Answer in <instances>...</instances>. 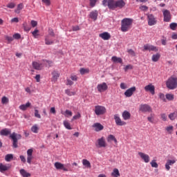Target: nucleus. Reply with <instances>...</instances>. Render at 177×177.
<instances>
[{"label":"nucleus","instance_id":"48","mask_svg":"<svg viewBox=\"0 0 177 177\" xmlns=\"http://www.w3.org/2000/svg\"><path fill=\"white\" fill-rule=\"evenodd\" d=\"M169 27H170L171 30H173L174 31L175 30H176L177 24L171 23V24H170Z\"/></svg>","mask_w":177,"mask_h":177},{"label":"nucleus","instance_id":"22","mask_svg":"<svg viewBox=\"0 0 177 177\" xmlns=\"http://www.w3.org/2000/svg\"><path fill=\"white\" fill-rule=\"evenodd\" d=\"M175 162H176V160H175V159L167 160L166 162V164H165V169L167 171H169V169H171L170 165H174V164H175Z\"/></svg>","mask_w":177,"mask_h":177},{"label":"nucleus","instance_id":"47","mask_svg":"<svg viewBox=\"0 0 177 177\" xmlns=\"http://www.w3.org/2000/svg\"><path fill=\"white\" fill-rule=\"evenodd\" d=\"M38 32H39L38 29H35L33 32H32V35L34 37V38H38V35H39Z\"/></svg>","mask_w":177,"mask_h":177},{"label":"nucleus","instance_id":"50","mask_svg":"<svg viewBox=\"0 0 177 177\" xmlns=\"http://www.w3.org/2000/svg\"><path fill=\"white\" fill-rule=\"evenodd\" d=\"M66 85H70L71 86V85H74V82L71 79L67 78Z\"/></svg>","mask_w":177,"mask_h":177},{"label":"nucleus","instance_id":"31","mask_svg":"<svg viewBox=\"0 0 177 177\" xmlns=\"http://www.w3.org/2000/svg\"><path fill=\"white\" fill-rule=\"evenodd\" d=\"M55 41L52 40L49 36H46L45 37V44L46 45H53Z\"/></svg>","mask_w":177,"mask_h":177},{"label":"nucleus","instance_id":"17","mask_svg":"<svg viewBox=\"0 0 177 177\" xmlns=\"http://www.w3.org/2000/svg\"><path fill=\"white\" fill-rule=\"evenodd\" d=\"M52 78L51 81L52 82H57V80H59V77H60V73L57 71H53L51 73Z\"/></svg>","mask_w":177,"mask_h":177},{"label":"nucleus","instance_id":"21","mask_svg":"<svg viewBox=\"0 0 177 177\" xmlns=\"http://www.w3.org/2000/svg\"><path fill=\"white\" fill-rule=\"evenodd\" d=\"M93 128H94V130L95 131V132H100V131H103V129H104V127H103L102 124L97 122L93 124Z\"/></svg>","mask_w":177,"mask_h":177},{"label":"nucleus","instance_id":"58","mask_svg":"<svg viewBox=\"0 0 177 177\" xmlns=\"http://www.w3.org/2000/svg\"><path fill=\"white\" fill-rule=\"evenodd\" d=\"M132 68H133V66L131 64H129L124 67V71H127V70H132Z\"/></svg>","mask_w":177,"mask_h":177},{"label":"nucleus","instance_id":"8","mask_svg":"<svg viewBox=\"0 0 177 177\" xmlns=\"http://www.w3.org/2000/svg\"><path fill=\"white\" fill-rule=\"evenodd\" d=\"M95 146H97V147H107V142H106V138L104 137H101L100 138H98Z\"/></svg>","mask_w":177,"mask_h":177},{"label":"nucleus","instance_id":"63","mask_svg":"<svg viewBox=\"0 0 177 177\" xmlns=\"http://www.w3.org/2000/svg\"><path fill=\"white\" fill-rule=\"evenodd\" d=\"M73 31H80L81 29L80 28V26H75L72 27Z\"/></svg>","mask_w":177,"mask_h":177},{"label":"nucleus","instance_id":"13","mask_svg":"<svg viewBox=\"0 0 177 177\" xmlns=\"http://www.w3.org/2000/svg\"><path fill=\"white\" fill-rule=\"evenodd\" d=\"M144 50H149V52H157L158 47L147 44L144 46Z\"/></svg>","mask_w":177,"mask_h":177},{"label":"nucleus","instance_id":"53","mask_svg":"<svg viewBox=\"0 0 177 177\" xmlns=\"http://www.w3.org/2000/svg\"><path fill=\"white\" fill-rule=\"evenodd\" d=\"M35 117H36V118H41V115L39 114V111H38V109L35 110Z\"/></svg>","mask_w":177,"mask_h":177},{"label":"nucleus","instance_id":"29","mask_svg":"<svg viewBox=\"0 0 177 177\" xmlns=\"http://www.w3.org/2000/svg\"><path fill=\"white\" fill-rule=\"evenodd\" d=\"M30 106H31V103L28 102L26 104H21L19 106V109L22 110V111H26V110H27L28 107H30Z\"/></svg>","mask_w":177,"mask_h":177},{"label":"nucleus","instance_id":"18","mask_svg":"<svg viewBox=\"0 0 177 177\" xmlns=\"http://www.w3.org/2000/svg\"><path fill=\"white\" fill-rule=\"evenodd\" d=\"M34 150L32 149H29L27 150V162L28 164H31V161L32 160V153Z\"/></svg>","mask_w":177,"mask_h":177},{"label":"nucleus","instance_id":"32","mask_svg":"<svg viewBox=\"0 0 177 177\" xmlns=\"http://www.w3.org/2000/svg\"><path fill=\"white\" fill-rule=\"evenodd\" d=\"M20 174L21 175V176L23 177H30L31 176V174L28 172H27V171H26L24 169H21L19 171Z\"/></svg>","mask_w":177,"mask_h":177},{"label":"nucleus","instance_id":"1","mask_svg":"<svg viewBox=\"0 0 177 177\" xmlns=\"http://www.w3.org/2000/svg\"><path fill=\"white\" fill-rule=\"evenodd\" d=\"M133 24V19L132 18H124L121 21V31L122 32H127L132 28Z\"/></svg>","mask_w":177,"mask_h":177},{"label":"nucleus","instance_id":"55","mask_svg":"<svg viewBox=\"0 0 177 177\" xmlns=\"http://www.w3.org/2000/svg\"><path fill=\"white\" fill-rule=\"evenodd\" d=\"M16 6V4L15 3H9L7 5V8H9V9H13Z\"/></svg>","mask_w":177,"mask_h":177},{"label":"nucleus","instance_id":"42","mask_svg":"<svg viewBox=\"0 0 177 177\" xmlns=\"http://www.w3.org/2000/svg\"><path fill=\"white\" fill-rule=\"evenodd\" d=\"M88 73H89L88 68H80V74L82 75H84V74H88Z\"/></svg>","mask_w":177,"mask_h":177},{"label":"nucleus","instance_id":"16","mask_svg":"<svg viewBox=\"0 0 177 177\" xmlns=\"http://www.w3.org/2000/svg\"><path fill=\"white\" fill-rule=\"evenodd\" d=\"M148 17V24L149 26H154L157 24V19L154 17V15L149 14L147 16Z\"/></svg>","mask_w":177,"mask_h":177},{"label":"nucleus","instance_id":"15","mask_svg":"<svg viewBox=\"0 0 177 177\" xmlns=\"http://www.w3.org/2000/svg\"><path fill=\"white\" fill-rule=\"evenodd\" d=\"M144 89L146 92H150L151 95H154L156 93V87L154 86V85H152L151 84L145 86Z\"/></svg>","mask_w":177,"mask_h":177},{"label":"nucleus","instance_id":"44","mask_svg":"<svg viewBox=\"0 0 177 177\" xmlns=\"http://www.w3.org/2000/svg\"><path fill=\"white\" fill-rule=\"evenodd\" d=\"M81 118V113L77 112L72 118V121H75V120H80Z\"/></svg>","mask_w":177,"mask_h":177},{"label":"nucleus","instance_id":"51","mask_svg":"<svg viewBox=\"0 0 177 177\" xmlns=\"http://www.w3.org/2000/svg\"><path fill=\"white\" fill-rule=\"evenodd\" d=\"M159 97L162 100L163 102H167V99L165 98V95L162 93H159Z\"/></svg>","mask_w":177,"mask_h":177},{"label":"nucleus","instance_id":"6","mask_svg":"<svg viewBox=\"0 0 177 177\" xmlns=\"http://www.w3.org/2000/svg\"><path fill=\"white\" fill-rule=\"evenodd\" d=\"M95 113L96 115H103L106 113V107L100 105H97L95 106Z\"/></svg>","mask_w":177,"mask_h":177},{"label":"nucleus","instance_id":"25","mask_svg":"<svg viewBox=\"0 0 177 177\" xmlns=\"http://www.w3.org/2000/svg\"><path fill=\"white\" fill-rule=\"evenodd\" d=\"M12 133V131L10 129H3L0 131V135L1 136H8Z\"/></svg>","mask_w":177,"mask_h":177},{"label":"nucleus","instance_id":"54","mask_svg":"<svg viewBox=\"0 0 177 177\" xmlns=\"http://www.w3.org/2000/svg\"><path fill=\"white\" fill-rule=\"evenodd\" d=\"M41 1L46 5V6H50V0H41Z\"/></svg>","mask_w":177,"mask_h":177},{"label":"nucleus","instance_id":"26","mask_svg":"<svg viewBox=\"0 0 177 177\" xmlns=\"http://www.w3.org/2000/svg\"><path fill=\"white\" fill-rule=\"evenodd\" d=\"M106 140L108 143H111V142H114V143H118L117 138L113 134H110L107 136Z\"/></svg>","mask_w":177,"mask_h":177},{"label":"nucleus","instance_id":"7","mask_svg":"<svg viewBox=\"0 0 177 177\" xmlns=\"http://www.w3.org/2000/svg\"><path fill=\"white\" fill-rule=\"evenodd\" d=\"M108 89L109 86L106 82H102L97 85V92H99L100 93H103V92H106V91H107Z\"/></svg>","mask_w":177,"mask_h":177},{"label":"nucleus","instance_id":"19","mask_svg":"<svg viewBox=\"0 0 177 177\" xmlns=\"http://www.w3.org/2000/svg\"><path fill=\"white\" fill-rule=\"evenodd\" d=\"M100 38L104 39V41H109L110 38H111V35L108 32H104L99 35Z\"/></svg>","mask_w":177,"mask_h":177},{"label":"nucleus","instance_id":"61","mask_svg":"<svg viewBox=\"0 0 177 177\" xmlns=\"http://www.w3.org/2000/svg\"><path fill=\"white\" fill-rule=\"evenodd\" d=\"M30 23L32 27H37V26L38 25V22H37V21L35 20H32Z\"/></svg>","mask_w":177,"mask_h":177},{"label":"nucleus","instance_id":"11","mask_svg":"<svg viewBox=\"0 0 177 177\" xmlns=\"http://www.w3.org/2000/svg\"><path fill=\"white\" fill-rule=\"evenodd\" d=\"M114 120L116 125L119 127H124V125H127V122L121 120V118H120L117 114L114 115Z\"/></svg>","mask_w":177,"mask_h":177},{"label":"nucleus","instance_id":"56","mask_svg":"<svg viewBox=\"0 0 177 177\" xmlns=\"http://www.w3.org/2000/svg\"><path fill=\"white\" fill-rule=\"evenodd\" d=\"M120 88L122 89H127L128 88V85H127V84L124 83V82H122L120 84Z\"/></svg>","mask_w":177,"mask_h":177},{"label":"nucleus","instance_id":"4","mask_svg":"<svg viewBox=\"0 0 177 177\" xmlns=\"http://www.w3.org/2000/svg\"><path fill=\"white\" fill-rule=\"evenodd\" d=\"M102 5H104V6H108V8L112 9V10L115 9V1L114 0H103Z\"/></svg>","mask_w":177,"mask_h":177},{"label":"nucleus","instance_id":"62","mask_svg":"<svg viewBox=\"0 0 177 177\" xmlns=\"http://www.w3.org/2000/svg\"><path fill=\"white\" fill-rule=\"evenodd\" d=\"M147 120H148V121H149V122H151V123H153V122H154V118L153 117L152 115H151V116H149V117L147 118Z\"/></svg>","mask_w":177,"mask_h":177},{"label":"nucleus","instance_id":"52","mask_svg":"<svg viewBox=\"0 0 177 177\" xmlns=\"http://www.w3.org/2000/svg\"><path fill=\"white\" fill-rule=\"evenodd\" d=\"M9 102V100L8 99V97H3L1 99V103L3 104H6V103H8Z\"/></svg>","mask_w":177,"mask_h":177},{"label":"nucleus","instance_id":"34","mask_svg":"<svg viewBox=\"0 0 177 177\" xmlns=\"http://www.w3.org/2000/svg\"><path fill=\"white\" fill-rule=\"evenodd\" d=\"M82 165L86 167V168H91L92 166L91 165V162L86 159H83L82 160Z\"/></svg>","mask_w":177,"mask_h":177},{"label":"nucleus","instance_id":"24","mask_svg":"<svg viewBox=\"0 0 177 177\" xmlns=\"http://www.w3.org/2000/svg\"><path fill=\"white\" fill-rule=\"evenodd\" d=\"M122 117L124 121L131 120V113H129L128 111H124L122 113Z\"/></svg>","mask_w":177,"mask_h":177},{"label":"nucleus","instance_id":"2","mask_svg":"<svg viewBox=\"0 0 177 177\" xmlns=\"http://www.w3.org/2000/svg\"><path fill=\"white\" fill-rule=\"evenodd\" d=\"M166 86L168 89L174 91L177 88V77L175 76H171L167 79L165 82Z\"/></svg>","mask_w":177,"mask_h":177},{"label":"nucleus","instance_id":"20","mask_svg":"<svg viewBox=\"0 0 177 177\" xmlns=\"http://www.w3.org/2000/svg\"><path fill=\"white\" fill-rule=\"evenodd\" d=\"M32 66L33 67V68H35V70H42V68H44V64H42V63H39L38 62H33L32 63Z\"/></svg>","mask_w":177,"mask_h":177},{"label":"nucleus","instance_id":"30","mask_svg":"<svg viewBox=\"0 0 177 177\" xmlns=\"http://www.w3.org/2000/svg\"><path fill=\"white\" fill-rule=\"evenodd\" d=\"M111 60L112 62H113V63H120L121 64H122V59L121 57L113 56L111 57Z\"/></svg>","mask_w":177,"mask_h":177},{"label":"nucleus","instance_id":"60","mask_svg":"<svg viewBox=\"0 0 177 177\" xmlns=\"http://www.w3.org/2000/svg\"><path fill=\"white\" fill-rule=\"evenodd\" d=\"M13 38H15V39H20V38H21V35L19 33H15L13 35Z\"/></svg>","mask_w":177,"mask_h":177},{"label":"nucleus","instance_id":"43","mask_svg":"<svg viewBox=\"0 0 177 177\" xmlns=\"http://www.w3.org/2000/svg\"><path fill=\"white\" fill-rule=\"evenodd\" d=\"M65 93L68 95V96H75V92L71 91L70 89L65 90Z\"/></svg>","mask_w":177,"mask_h":177},{"label":"nucleus","instance_id":"14","mask_svg":"<svg viewBox=\"0 0 177 177\" xmlns=\"http://www.w3.org/2000/svg\"><path fill=\"white\" fill-rule=\"evenodd\" d=\"M135 92H136V87H131L124 92V96H126V97H131V96H132Z\"/></svg>","mask_w":177,"mask_h":177},{"label":"nucleus","instance_id":"27","mask_svg":"<svg viewBox=\"0 0 177 177\" xmlns=\"http://www.w3.org/2000/svg\"><path fill=\"white\" fill-rule=\"evenodd\" d=\"M10 168V166L0 163V172H1L2 174H3V172L6 171H8Z\"/></svg>","mask_w":177,"mask_h":177},{"label":"nucleus","instance_id":"41","mask_svg":"<svg viewBox=\"0 0 177 177\" xmlns=\"http://www.w3.org/2000/svg\"><path fill=\"white\" fill-rule=\"evenodd\" d=\"M169 120H171V121H174V120H176L177 118L176 112L171 113L169 115Z\"/></svg>","mask_w":177,"mask_h":177},{"label":"nucleus","instance_id":"39","mask_svg":"<svg viewBox=\"0 0 177 177\" xmlns=\"http://www.w3.org/2000/svg\"><path fill=\"white\" fill-rule=\"evenodd\" d=\"M64 126L66 129H69L71 130L73 129V128H71V124H70V122H68V121L67 120H64L63 122Z\"/></svg>","mask_w":177,"mask_h":177},{"label":"nucleus","instance_id":"10","mask_svg":"<svg viewBox=\"0 0 177 177\" xmlns=\"http://www.w3.org/2000/svg\"><path fill=\"white\" fill-rule=\"evenodd\" d=\"M138 156L146 164L150 162V156H149V154L145 153L143 152H138Z\"/></svg>","mask_w":177,"mask_h":177},{"label":"nucleus","instance_id":"59","mask_svg":"<svg viewBox=\"0 0 177 177\" xmlns=\"http://www.w3.org/2000/svg\"><path fill=\"white\" fill-rule=\"evenodd\" d=\"M71 80L72 81H78V76L75 75H71Z\"/></svg>","mask_w":177,"mask_h":177},{"label":"nucleus","instance_id":"37","mask_svg":"<svg viewBox=\"0 0 177 177\" xmlns=\"http://www.w3.org/2000/svg\"><path fill=\"white\" fill-rule=\"evenodd\" d=\"M111 176L113 177L120 176V171L118 170V169H113V172L111 173Z\"/></svg>","mask_w":177,"mask_h":177},{"label":"nucleus","instance_id":"33","mask_svg":"<svg viewBox=\"0 0 177 177\" xmlns=\"http://www.w3.org/2000/svg\"><path fill=\"white\" fill-rule=\"evenodd\" d=\"M160 57H161V55H160V53H156L152 55L151 60L152 62H157L160 60Z\"/></svg>","mask_w":177,"mask_h":177},{"label":"nucleus","instance_id":"64","mask_svg":"<svg viewBox=\"0 0 177 177\" xmlns=\"http://www.w3.org/2000/svg\"><path fill=\"white\" fill-rule=\"evenodd\" d=\"M6 39L7 41H8V42H12V41H13V37H9V36H6Z\"/></svg>","mask_w":177,"mask_h":177},{"label":"nucleus","instance_id":"36","mask_svg":"<svg viewBox=\"0 0 177 177\" xmlns=\"http://www.w3.org/2000/svg\"><path fill=\"white\" fill-rule=\"evenodd\" d=\"M61 114H63L65 117H72L73 116V112L70 110H66L65 112L62 111Z\"/></svg>","mask_w":177,"mask_h":177},{"label":"nucleus","instance_id":"12","mask_svg":"<svg viewBox=\"0 0 177 177\" xmlns=\"http://www.w3.org/2000/svg\"><path fill=\"white\" fill-rule=\"evenodd\" d=\"M140 111L142 113H151V106L147 104H141L140 106Z\"/></svg>","mask_w":177,"mask_h":177},{"label":"nucleus","instance_id":"5","mask_svg":"<svg viewBox=\"0 0 177 177\" xmlns=\"http://www.w3.org/2000/svg\"><path fill=\"white\" fill-rule=\"evenodd\" d=\"M68 165H70V164L64 165L60 162H56L54 164V166L56 168V169H62V171H64L65 172H68V171H71V169H68L66 167Z\"/></svg>","mask_w":177,"mask_h":177},{"label":"nucleus","instance_id":"45","mask_svg":"<svg viewBox=\"0 0 177 177\" xmlns=\"http://www.w3.org/2000/svg\"><path fill=\"white\" fill-rule=\"evenodd\" d=\"M166 99H167V100H174V94H171V93H167L166 94Z\"/></svg>","mask_w":177,"mask_h":177},{"label":"nucleus","instance_id":"40","mask_svg":"<svg viewBox=\"0 0 177 177\" xmlns=\"http://www.w3.org/2000/svg\"><path fill=\"white\" fill-rule=\"evenodd\" d=\"M12 160H13V154L9 153L5 156V160L7 161V162H10Z\"/></svg>","mask_w":177,"mask_h":177},{"label":"nucleus","instance_id":"35","mask_svg":"<svg viewBox=\"0 0 177 177\" xmlns=\"http://www.w3.org/2000/svg\"><path fill=\"white\" fill-rule=\"evenodd\" d=\"M165 129L167 133L171 135V134H172V132H174V126L169 125V126L166 127Z\"/></svg>","mask_w":177,"mask_h":177},{"label":"nucleus","instance_id":"28","mask_svg":"<svg viewBox=\"0 0 177 177\" xmlns=\"http://www.w3.org/2000/svg\"><path fill=\"white\" fill-rule=\"evenodd\" d=\"M97 10H94L90 12L89 17L95 21V20H97Z\"/></svg>","mask_w":177,"mask_h":177},{"label":"nucleus","instance_id":"38","mask_svg":"<svg viewBox=\"0 0 177 177\" xmlns=\"http://www.w3.org/2000/svg\"><path fill=\"white\" fill-rule=\"evenodd\" d=\"M31 131L33 133H38V131H39V127L38 124H35L31 127Z\"/></svg>","mask_w":177,"mask_h":177},{"label":"nucleus","instance_id":"46","mask_svg":"<svg viewBox=\"0 0 177 177\" xmlns=\"http://www.w3.org/2000/svg\"><path fill=\"white\" fill-rule=\"evenodd\" d=\"M150 165L152 167V168H158V164H157V162H156V160H151V162H150Z\"/></svg>","mask_w":177,"mask_h":177},{"label":"nucleus","instance_id":"23","mask_svg":"<svg viewBox=\"0 0 177 177\" xmlns=\"http://www.w3.org/2000/svg\"><path fill=\"white\" fill-rule=\"evenodd\" d=\"M126 4L127 3H125V1H124V0L115 1V9H117V8H118L119 9H122V8H124Z\"/></svg>","mask_w":177,"mask_h":177},{"label":"nucleus","instance_id":"3","mask_svg":"<svg viewBox=\"0 0 177 177\" xmlns=\"http://www.w3.org/2000/svg\"><path fill=\"white\" fill-rule=\"evenodd\" d=\"M10 138L12 140V146L15 149H17V140L21 139V135L12 133L10 135Z\"/></svg>","mask_w":177,"mask_h":177},{"label":"nucleus","instance_id":"9","mask_svg":"<svg viewBox=\"0 0 177 177\" xmlns=\"http://www.w3.org/2000/svg\"><path fill=\"white\" fill-rule=\"evenodd\" d=\"M163 21L166 23H169L171 21V12L168 10H163Z\"/></svg>","mask_w":177,"mask_h":177},{"label":"nucleus","instance_id":"49","mask_svg":"<svg viewBox=\"0 0 177 177\" xmlns=\"http://www.w3.org/2000/svg\"><path fill=\"white\" fill-rule=\"evenodd\" d=\"M127 52L130 56L135 57L136 56V54L135 53V51L132 49L127 50Z\"/></svg>","mask_w":177,"mask_h":177},{"label":"nucleus","instance_id":"57","mask_svg":"<svg viewBox=\"0 0 177 177\" xmlns=\"http://www.w3.org/2000/svg\"><path fill=\"white\" fill-rule=\"evenodd\" d=\"M160 118L162 121H167V114L165 113H161L160 114Z\"/></svg>","mask_w":177,"mask_h":177}]
</instances>
